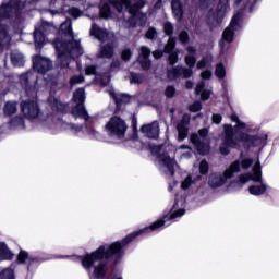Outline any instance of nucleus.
Here are the masks:
<instances>
[{
    "label": "nucleus",
    "instance_id": "f257e3e1",
    "mask_svg": "<svg viewBox=\"0 0 279 279\" xmlns=\"http://www.w3.org/2000/svg\"><path fill=\"white\" fill-rule=\"evenodd\" d=\"M184 204V198H177L170 209V213L161 219L153 222L146 228L134 231L121 241H117L111 244H104L96 251L80 257L82 266L89 274V278H93V276L97 279L104 278V276H106V271H108V264H106L105 260L121 263L125 256V247H128L129 243H132L137 236H142V234H149V232H155V230H160V228H162L168 221H173L179 219V217H184V214L186 213Z\"/></svg>",
    "mask_w": 279,
    "mask_h": 279
},
{
    "label": "nucleus",
    "instance_id": "f03ea898",
    "mask_svg": "<svg viewBox=\"0 0 279 279\" xmlns=\"http://www.w3.org/2000/svg\"><path fill=\"white\" fill-rule=\"evenodd\" d=\"M231 121L236 124L234 126H232V124L223 125V143L220 146V154H222V156H228V154H230V147L234 149L239 147V143H244V145H248L250 147H265V145H267V134L259 133L250 136L248 134L241 132V130H247V124L242 122L239 119V116L232 114Z\"/></svg>",
    "mask_w": 279,
    "mask_h": 279
},
{
    "label": "nucleus",
    "instance_id": "7ed1b4c3",
    "mask_svg": "<svg viewBox=\"0 0 279 279\" xmlns=\"http://www.w3.org/2000/svg\"><path fill=\"white\" fill-rule=\"evenodd\" d=\"M112 8L120 14L119 19L124 21V27H145L147 25V14L141 12V9L145 8V1L140 0L132 4L130 0H108L100 7V19H114ZM124 12L130 14L128 21L123 16Z\"/></svg>",
    "mask_w": 279,
    "mask_h": 279
},
{
    "label": "nucleus",
    "instance_id": "20e7f679",
    "mask_svg": "<svg viewBox=\"0 0 279 279\" xmlns=\"http://www.w3.org/2000/svg\"><path fill=\"white\" fill-rule=\"evenodd\" d=\"M52 45L57 51V62L61 69H66L72 60L84 54V49L77 40L64 43L60 39H56Z\"/></svg>",
    "mask_w": 279,
    "mask_h": 279
},
{
    "label": "nucleus",
    "instance_id": "39448f33",
    "mask_svg": "<svg viewBox=\"0 0 279 279\" xmlns=\"http://www.w3.org/2000/svg\"><path fill=\"white\" fill-rule=\"evenodd\" d=\"M187 56H185V64L189 68H184L182 65H178L174 66L172 69H169L167 71V77L168 80H170L171 82H173V80H178L179 77H183L184 80H189V77H191L193 75V68L195 66L196 62H197V58H195V53H197V50L195 49V47L193 46H189L186 48Z\"/></svg>",
    "mask_w": 279,
    "mask_h": 279
},
{
    "label": "nucleus",
    "instance_id": "423d86ee",
    "mask_svg": "<svg viewBox=\"0 0 279 279\" xmlns=\"http://www.w3.org/2000/svg\"><path fill=\"white\" fill-rule=\"evenodd\" d=\"M150 151L153 156L157 157L159 170L166 175H174L178 163L175 162V159L169 157V155L165 153V146L150 145Z\"/></svg>",
    "mask_w": 279,
    "mask_h": 279
},
{
    "label": "nucleus",
    "instance_id": "0eeeda50",
    "mask_svg": "<svg viewBox=\"0 0 279 279\" xmlns=\"http://www.w3.org/2000/svg\"><path fill=\"white\" fill-rule=\"evenodd\" d=\"M241 27H243V11L235 13L229 26L223 31L222 38L219 41L221 53L226 52L228 45L234 40V34H236Z\"/></svg>",
    "mask_w": 279,
    "mask_h": 279
},
{
    "label": "nucleus",
    "instance_id": "6e6552de",
    "mask_svg": "<svg viewBox=\"0 0 279 279\" xmlns=\"http://www.w3.org/2000/svg\"><path fill=\"white\" fill-rule=\"evenodd\" d=\"M32 70L20 75V84L24 88L26 97L31 99H36V78L34 73H36V54L32 56Z\"/></svg>",
    "mask_w": 279,
    "mask_h": 279
},
{
    "label": "nucleus",
    "instance_id": "1a4fd4ad",
    "mask_svg": "<svg viewBox=\"0 0 279 279\" xmlns=\"http://www.w3.org/2000/svg\"><path fill=\"white\" fill-rule=\"evenodd\" d=\"M241 171V162L234 161L230 165V167L225 170L223 174L214 173L209 177L208 184L211 189H219V186H223L227 180L234 177V173H239Z\"/></svg>",
    "mask_w": 279,
    "mask_h": 279
},
{
    "label": "nucleus",
    "instance_id": "9d476101",
    "mask_svg": "<svg viewBox=\"0 0 279 279\" xmlns=\"http://www.w3.org/2000/svg\"><path fill=\"white\" fill-rule=\"evenodd\" d=\"M105 132L111 138H118V141H123L125 138V132H128V124L125 121L119 117H112L105 125Z\"/></svg>",
    "mask_w": 279,
    "mask_h": 279
},
{
    "label": "nucleus",
    "instance_id": "9b49d317",
    "mask_svg": "<svg viewBox=\"0 0 279 279\" xmlns=\"http://www.w3.org/2000/svg\"><path fill=\"white\" fill-rule=\"evenodd\" d=\"M86 100V92L84 88H78L73 94V101L75 107L72 109V114L76 119H84V121H88L90 116H88V111L84 108V101Z\"/></svg>",
    "mask_w": 279,
    "mask_h": 279
},
{
    "label": "nucleus",
    "instance_id": "f8f14e48",
    "mask_svg": "<svg viewBox=\"0 0 279 279\" xmlns=\"http://www.w3.org/2000/svg\"><path fill=\"white\" fill-rule=\"evenodd\" d=\"M14 23L21 21V0H9L8 3L0 5V21L14 19Z\"/></svg>",
    "mask_w": 279,
    "mask_h": 279
},
{
    "label": "nucleus",
    "instance_id": "ddd939ff",
    "mask_svg": "<svg viewBox=\"0 0 279 279\" xmlns=\"http://www.w3.org/2000/svg\"><path fill=\"white\" fill-rule=\"evenodd\" d=\"M52 64L51 60L44 58L41 56H36V70L37 73L44 75L45 82H47V86H53V84H58V77L51 76L49 71H51Z\"/></svg>",
    "mask_w": 279,
    "mask_h": 279
},
{
    "label": "nucleus",
    "instance_id": "4468645a",
    "mask_svg": "<svg viewBox=\"0 0 279 279\" xmlns=\"http://www.w3.org/2000/svg\"><path fill=\"white\" fill-rule=\"evenodd\" d=\"M56 32V26L49 22L43 21L40 26L36 31V44L37 45H47V36Z\"/></svg>",
    "mask_w": 279,
    "mask_h": 279
},
{
    "label": "nucleus",
    "instance_id": "2eb2a0df",
    "mask_svg": "<svg viewBox=\"0 0 279 279\" xmlns=\"http://www.w3.org/2000/svg\"><path fill=\"white\" fill-rule=\"evenodd\" d=\"M198 134L199 135L192 134L191 142L197 147L198 153H201L203 156H206V154H208L210 150V147L207 144L202 145V140L204 141L206 136H208V129H201Z\"/></svg>",
    "mask_w": 279,
    "mask_h": 279
},
{
    "label": "nucleus",
    "instance_id": "dca6fc26",
    "mask_svg": "<svg viewBox=\"0 0 279 279\" xmlns=\"http://www.w3.org/2000/svg\"><path fill=\"white\" fill-rule=\"evenodd\" d=\"M252 180L253 182H262L263 180V171L260 170V161H257L251 173H246L240 177L241 184H246V182H250Z\"/></svg>",
    "mask_w": 279,
    "mask_h": 279
},
{
    "label": "nucleus",
    "instance_id": "f3484780",
    "mask_svg": "<svg viewBox=\"0 0 279 279\" xmlns=\"http://www.w3.org/2000/svg\"><path fill=\"white\" fill-rule=\"evenodd\" d=\"M230 11V0H219L217 12L213 16L216 25H221L223 19H226V14Z\"/></svg>",
    "mask_w": 279,
    "mask_h": 279
},
{
    "label": "nucleus",
    "instance_id": "a211bd4d",
    "mask_svg": "<svg viewBox=\"0 0 279 279\" xmlns=\"http://www.w3.org/2000/svg\"><path fill=\"white\" fill-rule=\"evenodd\" d=\"M20 108L25 119H36V100H24Z\"/></svg>",
    "mask_w": 279,
    "mask_h": 279
},
{
    "label": "nucleus",
    "instance_id": "6ab92c4d",
    "mask_svg": "<svg viewBox=\"0 0 279 279\" xmlns=\"http://www.w3.org/2000/svg\"><path fill=\"white\" fill-rule=\"evenodd\" d=\"M142 134H145L147 138H158L160 136V124L158 121H154L149 124H144L141 128Z\"/></svg>",
    "mask_w": 279,
    "mask_h": 279
},
{
    "label": "nucleus",
    "instance_id": "aec40b11",
    "mask_svg": "<svg viewBox=\"0 0 279 279\" xmlns=\"http://www.w3.org/2000/svg\"><path fill=\"white\" fill-rule=\"evenodd\" d=\"M149 56H151V50L146 46H142L137 60L144 71H149V69H151V60H149Z\"/></svg>",
    "mask_w": 279,
    "mask_h": 279
},
{
    "label": "nucleus",
    "instance_id": "412c9836",
    "mask_svg": "<svg viewBox=\"0 0 279 279\" xmlns=\"http://www.w3.org/2000/svg\"><path fill=\"white\" fill-rule=\"evenodd\" d=\"M191 123V116L189 113L183 114L181 122L177 125L179 141H184L189 136V125Z\"/></svg>",
    "mask_w": 279,
    "mask_h": 279
},
{
    "label": "nucleus",
    "instance_id": "4be33fe9",
    "mask_svg": "<svg viewBox=\"0 0 279 279\" xmlns=\"http://www.w3.org/2000/svg\"><path fill=\"white\" fill-rule=\"evenodd\" d=\"M175 49V38L170 36L168 43L165 46V53H169V64L173 65L178 63V52H174Z\"/></svg>",
    "mask_w": 279,
    "mask_h": 279
},
{
    "label": "nucleus",
    "instance_id": "5701e85b",
    "mask_svg": "<svg viewBox=\"0 0 279 279\" xmlns=\"http://www.w3.org/2000/svg\"><path fill=\"white\" fill-rule=\"evenodd\" d=\"M89 34H90V36L96 38V40H99V43H106V40H108V37L110 36V33H108L107 29L99 27L95 23L92 24Z\"/></svg>",
    "mask_w": 279,
    "mask_h": 279
},
{
    "label": "nucleus",
    "instance_id": "b1692460",
    "mask_svg": "<svg viewBox=\"0 0 279 279\" xmlns=\"http://www.w3.org/2000/svg\"><path fill=\"white\" fill-rule=\"evenodd\" d=\"M206 88V83L204 81H201L197 83L195 93L196 95H201V99L203 101H208L210 99V95H213L211 89H205Z\"/></svg>",
    "mask_w": 279,
    "mask_h": 279
},
{
    "label": "nucleus",
    "instance_id": "393cba45",
    "mask_svg": "<svg viewBox=\"0 0 279 279\" xmlns=\"http://www.w3.org/2000/svg\"><path fill=\"white\" fill-rule=\"evenodd\" d=\"M267 189H269V185H267V183L260 182V184L251 185L248 187V193L258 197V195H265Z\"/></svg>",
    "mask_w": 279,
    "mask_h": 279
},
{
    "label": "nucleus",
    "instance_id": "a878e982",
    "mask_svg": "<svg viewBox=\"0 0 279 279\" xmlns=\"http://www.w3.org/2000/svg\"><path fill=\"white\" fill-rule=\"evenodd\" d=\"M108 93H109L110 97H112V99L114 100L117 108H119V106H121V104H128V101L130 100L128 95L118 94L113 88L109 89Z\"/></svg>",
    "mask_w": 279,
    "mask_h": 279
},
{
    "label": "nucleus",
    "instance_id": "bb28decb",
    "mask_svg": "<svg viewBox=\"0 0 279 279\" xmlns=\"http://www.w3.org/2000/svg\"><path fill=\"white\" fill-rule=\"evenodd\" d=\"M189 1V0H185ZM172 12L174 14V19L177 21H182V16H184V10L182 9V2L180 0H172Z\"/></svg>",
    "mask_w": 279,
    "mask_h": 279
},
{
    "label": "nucleus",
    "instance_id": "cd10ccee",
    "mask_svg": "<svg viewBox=\"0 0 279 279\" xmlns=\"http://www.w3.org/2000/svg\"><path fill=\"white\" fill-rule=\"evenodd\" d=\"M0 258L1 260H12L14 258V253L8 248V244L0 242Z\"/></svg>",
    "mask_w": 279,
    "mask_h": 279
},
{
    "label": "nucleus",
    "instance_id": "c85d7f7f",
    "mask_svg": "<svg viewBox=\"0 0 279 279\" xmlns=\"http://www.w3.org/2000/svg\"><path fill=\"white\" fill-rule=\"evenodd\" d=\"M16 106H17L16 102L7 101L3 108L4 117H12L13 114H16L19 110Z\"/></svg>",
    "mask_w": 279,
    "mask_h": 279
},
{
    "label": "nucleus",
    "instance_id": "c756f323",
    "mask_svg": "<svg viewBox=\"0 0 279 279\" xmlns=\"http://www.w3.org/2000/svg\"><path fill=\"white\" fill-rule=\"evenodd\" d=\"M112 56H114V48L112 47V44L101 47L98 53V58H112Z\"/></svg>",
    "mask_w": 279,
    "mask_h": 279
},
{
    "label": "nucleus",
    "instance_id": "7c9ffc66",
    "mask_svg": "<svg viewBox=\"0 0 279 279\" xmlns=\"http://www.w3.org/2000/svg\"><path fill=\"white\" fill-rule=\"evenodd\" d=\"M11 63L13 66L21 69V66H25V57L21 53H11Z\"/></svg>",
    "mask_w": 279,
    "mask_h": 279
},
{
    "label": "nucleus",
    "instance_id": "2f4dec72",
    "mask_svg": "<svg viewBox=\"0 0 279 279\" xmlns=\"http://www.w3.org/2000/svg\"><path fill=\"white\" fill-rule=\"evenodd\" d=\"M60 32L62 34H65V36H70V38H73V27L71 20H66L60 25Z\"/></svg>",
    "mask_w": 279,
    "mask_h": 279
},
{
    "label": "nucleus",
    "instance_id": "473e14b6",
    "mask_svg": "<svg viewBox=\"0 0 279 279\" xmlns=\"http://www.w3.org/2000/svg\"><path fill=\"white\" fill-rule=\"evenodd\" d=\"M50 106L51 109L54 110V112H65L66 110V105L62 104L60 100L58 99H53V101H51L50 99Z\"/></svg>",
    "mask_w": 279,
    "mask_h": 279
},
{
    "label": "nucleus",
    "instance_id": "72a5a7b5",
    "mask_svg": "<svg viewBox=\"0 0 279 279\" xmlns=\"http://www.w3.org/2000/svg\"><path fill=\"white\" fill-rule=\"evenodd\" d=\"M9 123L13 128H21V125H25V119L21 116H15L10 120Z\"/></svg>",
    "mask_w": 279,
    "mask_h": 279
},
{
    "label": "nucleus",
    "instance_id": "f704fd0d",
    "mask_svg": "<svg viewBox=\"0 0 279 279\" xmlns=\"http://www.w3.org/2000/svg\"><path fill=\"white\" fill-rule=\"evenodd\" d=\"M10 40V34L8 33V28L5 26L0 27V44L8 43Z\"/></svg>",
    "mask_w": 279,
    "mask_h": 279
},
{
    "label": "nucleus",
    "instance_id": "c9c22d12",
    "mask_svg": "<svg viewBox=\"0 0 279 279\" xmlns=\"http://www.w3.org/2000/svg\"><path fill=\"white\" fill-rule=\"evenodd\" d=\"M215 73L219 80H223V77H226V66H223L222 63H218Z\"/></svg>",
    "mask_w": 279,
    "mask_h": 279
},
{
    "label": "nucleus",
    "instance_id": "e433bc0d",
    "mask_svg": "<svg viewBox=\"0 0 279 279\" xmlns=\"http://www.w3.org/2000/svg\"><path fill=\"white\" fill-rule=\"evenodd\" d=\"M28 258H29V253H27V251L21 250L16 257V260L20 265H23L25 264V260H27Z\"/></svg>",
    "mask_w": 279,
    "mask_h": 279
},
{
    "label": "nucleus",
    "instance_id": "4c0bfd02",
    "mask_svg": "<svg viewBox=\"0 0 279 279\" xmlns=\"http://www.w3.org/2000/svg\"><path fill=\"white\" fill-rule=\"evenodd\" d=\"M66 12L72 19H80L82 16V10L75 7L69 8Z\"/></svg>",
    "mask_w": 279,
    "mask_h": 279
},
{
    "label": "nucleus",
    "instance_id": "58836bf2",
    "mask_svg": "<svg viewBox=\"0 0 279 279\" xmlns=\"http://www.w3.org/2000/svg\"><path fill=\"white\" fill-rule=\"evenodd\" d=\"M0 279H16L12 269H4L0 272Z\"/></svg>",
    "mask_w": 279,
    "mask_h": 279
},
{
    "label": "nucleus",
    "instance_id": "ea45409f",
    "mask_svg": "<svg viewBox=\"0 0 279 279\" xmlns=\"http://www.w3.org/2000/svg\"><path fill=\"white\" fill-rule=\"evenodd\" d=\"M213 61V56H206L197 62V69H204L209 62Z\"/></svg>",
    "mask_w": 279,
    "mask_h": 279
},
{
    "label": "nucleus",
    "instance_id": "a19ab883",
    "mask_svg": "<svg viewBox=\"0 0 279 279\" xmlns=\"http://www.w3.org/2000/svg\"><path fill=\"white\" fill-rule=\"evenodd\" d=\"M179 149H187V151L181 154V158L189 159L191 156H193V150H191V147L189 145H181Z\"/></svg>",
    "mask_w": 279,
    "mask_h": 279
},
{
    "label": "nucleus",
    "instance_id": "79ce46f5",
    "mask_svg": "<svg viewBox=\"0 0 279 279\" xmlns=\"http://www.w3.org/2000/svg\"><path fill=\"white\" fill-rule=\"evenodd\" d=\"M131 84H143V75L131 73Z\"/></svg>",
    "mask_w": 279,
    "mask_h": 279
},
{
    "label": "nucleus",
    "instance_id": "37998d69",
    "mask_svg": "<svg viewBox=\"0 0 279 279\" xmlns=\"http://www.w3.org/2000/svg\"><path fill=\"white\" fill-rule=\"evenodd\" d=\"M84 82V76L83 75H75L72 76L70 80V85L75 86L76 84H82Z\"/></svg>",
    "mask_w": 279,
    "mask_h": 279
},
{
    "label": "nucleus",
    "instance_id": "c03bdc74",
    "mask_svg": "<svg viewBox=\"0 0 279 279\" xmlns=\"http://www.w3.org/2000/svg\"><path fill=\"white\" fill-rule=\"evenodd\" d=\"M163 31L167 36H172L173 34V24L171 22H167L163 24Z\"/></svg>",
    "mask_w": 279,
    "mask_h": 279
},
{
    "label": "nucleus",
    "instance_id": "a18cd8bd",
    "mask_svg": "<svg viewBox=\"0 0 279 279\" xmlns=\"http://www.w3.org/2000/svg\"><path fill=\"white\" fill-rule=\"evenodd\" d=\"M199 172L202 175H206L208 173V161L202 160L199 163Z\"/></svg>",
    "mask_w": 279,
    "mask_h": 279
},
{
    "label": "nucleus",
    "instance_id": "49530a36",
    "mask_svg": "<svg viewBox=\"0 0 279 279\" xmlns=\"http://www.w3.org/2000/svg\"><path fill=\"white\" fill-rule=\"evenodd\" d=\"M156 36H158V32H156V28L154 27L148 28V31L146 32V38H148V40H154Z\"/></svg>",
    "mask_w": 279,
    "mask_h": 279
},
{
    "label": "nucleus",
    "instance_id": "de8ad7c7",
    "mask_svg": "<svg viewBox=\"0 0 279 279\" xmlns=\"http://www.w3.org/2000/svg\"><path fill=\"white\" fill-rule=\"evenodd\" d=\"M87 134L90 138H100L99 132H97L93 126L87 128Z\"/></svg>",
    "mask_w": 279,
    "mask_h": 279
},
{
    "label": "nucleus",
    "instance_id": "09e8293b",
    "mask_svg": "<svg viewBox=\"0 0 279 279\" xmlns=\"http://www.w3.org/2000/svg\"><path fill=\"white\" fill-rule=\"evenodd\" d=\"M191 184H193V179H191V177L189 175V177L185 178L184 181L181 183V189H183V191H186V189H189V186H191Z\"/></svg>",
    "mask_w": 279,
    "mask_h": 279
},
{
    "label": "nucleus",
    "instance_id": "8fccbe9b",
    "mask_svg": "<svg viewBox=\"0 0 279 279\" xmlns=\"http://www.w3.org/2000/svg\"><path fill=\"white\" fill-rule=\"evenodd\" d=\"M202 110V102L195 101L190 106V112H199Z\"/></svg>",
    "mask_w": 279,
    "mask_h": 279
},
{
    "label": "nucleus",
    "instance_id": "3c124183",
    "mask_svg": "<svg viewBox=\"0 0 279 279\" xmlns=\"http://www.w3.org/2000/svg\"><path fill=\"white\" fill-rule=\"evenodd\" d=\"M121 58H122V60H124V62H128V60H130V58H132V50L124 49L122 51Z\"/></svg>",
    "mask_w": 279,
    "mask_h": 279
},
{
    "label": "nucleus",
    "instance_id": "603ef678",
    "mask_svg": "<svg viewBox=\"0 0 279 279\" xmlns=\"http://www.w3.org/2000/svg\"><path fill=\"white\" fill-rule=\"evenodd\" d=\"M252 165H254V160L252 159H244L241 162L242 169H250L252 167Z\"/></svg>",
    "mask_w": 279,
    "mask_h": 279
},
{
    "label": "nucleus",
    "instance_id": "864d4df0",
    "mask_svg": "<svg viewBox=\"0 0 279 279\" xmlns=\"http://www.w3.org/2000/svg\"><path fill=\"white\" fill-rule=\"evenodd\" d=\"M179 40L180 43H189V33L186 31H183L179 34Z\"/></svg>",
    "mask_w": 279,
    "mask_h": 279
},
{
    "label": "nucleus",
    "instance_id": "5fc2aeb1",
    "mask_svg": "<svg viewBox=\"0 0 279 279\" xmlns=\"http://www.w3.org/2000/svg\"><path fill=\"white\" fill-rule=\"evenodd\" d=\"M173 95H175V87L173 86H168L166 88V97H173Z\"/></svg>",
    "mask_w": 279,
    "mask_h": 279
},
{
    "label": "nucleus",
    "instance_id": "6e6d98bb",
    "mask_svg": "<svg viewBox=\"0 0 279 279\" xmlns=\"http://www.w3.org/2000/svg\"><path fill=\"white\" fill-rule=\"evenodd\" d=\"M211 119L213 123H216V125H219V123H221V121L223 120V118L219 113H214Z\"/></svg>",
    "mask_w": 279,
    "mask_h": 279
},
{
    "label": "nucleus",
    "instance_id": "4d7b16f0",
    "mask_svg": "<svg viewBox=\"0 0 279 279\" xmlns=\"http://www.w3.org/2000/svg\"><path fill=\"white\" fill-rule=\"evenodd\" d=\"M97 69L95 68V65H88L85 69V73L86 75H95Z\"/></svg>",
    "mask_w": 279,
    "mask_h": 279
},
{
    "label": "nucleus",
    "instance_id": "13d9d810",
    "mask_svg": "<svg viewBox=\"0 0 279 279\" xmlns=\"http://www.w3.org/2000/svg\"><path fill=\"white\" fill-rule=\"evenodd\" d=\"M68 130H73V132H82V125L66 124Z\"/></svg>",
    "mask_w": 279,
    "mask_h": 279
},
{
    "label": "nucleus",
    "instance_id": "bf43d9fd",
    "mask_svg": "<svg viewBox=\"0 0 279 279\" xmlns=\"http://www.w3.org/2000/svg\"><path fill=\"white\" fill-rule=\"evenodd\" d=\"M201 77L202 80H210V77H213V72H210L209 70L203 71L201 73Z\"/></svg>",
    "mask_w": 279,
    "mask_h": 279
},
{
    "label": "nucleus",
    "instance_id": "052dcab7",
    "mask_svg": "<svg viewBox=\"0 0 279 279\" xmlns=\"http://www.w3.org/2000/svg\"><path fill=\"white\" fill-rule=\"evenodd\" d=\"M215 3V0H201L202 8H208L209 5H213Z\"/></svg>",
    "mask_w": 279,
    "mask_h": 279
},
{
    "label": "nucleus",
    "instance_id": "680f3d73",
    "mask_svg": "<svg viewBox=\"0 0 279 279\" xmlns=\"http://www.w3.org/2000/svg\"><path fill=\"white\" fill-rule=\"evenodd\" d=\"M153 56H154V58H155L156 60H160V58H162V56H163V52H162V50H155V51L153 52Z\"/></svg>",
    "mask_w": 279,
    "mask_h": 279
},
{
    "label": "nucleus",
    "instance_id": "e2e57ef3",
    "mask_svg": "<svg viewBox=\"0 0 279 279\" xmlns=\"http://www.w3.org/2000/svg\"><path fill=\"white\" fill-rule=\"evenodd\" d=\"M119 66H121V62L120 61H113L111 63V71H114L116 69H119Z\"/></svg>",
    "mask_w": 279,
    "mask_h": 279
},
{
    "label": "nucleus",
    "instance_id": "0e129e2a",
    "mask_svg": "<svg viewBox=\"0 0 279 279\" xmlns=\"http://www.w3.org/2000/svg\"><path fill=\"white\" fill-rule=\"evenodd\" d=\"M248 5H250V12H253L254 5H256V0H248Z\"/></svg>",
    "mask_w": 279,
    "mask_h": 279
},
{
    "label": "nucleus",
    "instance_id": "69168bd1",
    "mask_svg": "<svg viewBox=\"0 0 279 279\" xmlns=\"http://www.w3.org/2000/svg\"><path fill=\"white\" fill-rule=\"evenodd\" d=\"M160 8H162V0H158V1L155 3V10H160Z\"/></svg>",
    "mask_w": 279,
    "mask_h": 279
},
{
    "label": "nucleus",
    "instance_id": "338daca9",
    "mask_svg": "<svg viewBox=\"0 0 279 279\" xmlns=\"http://www.w3.org/2000/svg\"><path fill=\"white\" fill-rule=\"evenodd\" d=\"M193 86H194L193 81H186V83H185V88L191 89V88H193Z\"/></svg>",
    "mask_w": 279,
    "mask_h": 279
},
{
    "label": "nucleus",
    "instance_id": "774afa93",
    "mask_svg": "<svg viewBox=\"0 0 279 279\" xmlns=\"http://www.w3.org/2000/svg\"><path fill=\"white\" fill-rule=\"evenodd\" d=\"M33 40H34V43H36V28H34V31H33Z\"/></svg>",
    "mask_w": 279,
    "mask_h": 279
}]
</instances>
